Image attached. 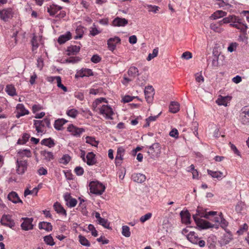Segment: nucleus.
Listing matches in <instances>:
<instances>
[{
	"instance_id": "nucleus-1",
	"label": "nucleus",
	"mask_w": 249,
	"mask_h": 249,
	"mask_svg": "<svg viewBox=\"0 0 249 249\" xmlns=\"http://www.w3.org/2000/svg\"><path fill=\"white\" fill-rule=\"evenodd\" d=\"M89 187L90 193L96 195H102L106 189L105 185L98 181H91Z\"/></svg>"
},
{
	"instance_id": "nucleus-2",
	"label": "nucleus",
	"mask_w": 249,
	"mask_h": 249,
	"mask_svg": "<svg viewBox=\"0 0 249 249\" xmlns=\"http://www.w3.org/2000/svg\"><path fill=\"white\" fill-rule=\"evenodd\" d=\"M193 217L196 225L201 229H207L209 228H215L217 229L219 228V225L213 224L209 221L197 217L196 215H193Z\"/></svg>"
},
{
	"instance_id": "nucleus-3",
	"label": "nucleus",
	"mask_w": 249,
	"mask_h": 249,
	"mask_svg": "<svg viewBox=\"0 0 249 249\" xmlns=\"http://www.w3.org/2000/svg\"><path fill=\"white\" fill-rule=\"evenodd\" d=\"M127 73L129 78L127 77L125 75L124 76L123 80L122 81V83L124 85L127 84L129 82L133 80L137 76L139 75L138 69L134 66H131L129 68Z\"/></svg>"
},
{
	"instance_id": "nucleus-4",
	"label": "nucleus",
	"mask_w": 249,
	"mask_h": 249,
	"mask_svg": "<svg viewBox=\"0 0 249 249\" xmlns=\"http://www.w3.org/2000/svg\"><path fill=\"white\" fill-rule=\"evenodd\" d=\"M240 121L244 124H249V106L243 107L240 110Z\"/></svg>"
},
{
	"instance_id": "nucleus-5",
	"label": "nucleus",
	"mask_w": 249,
	"mask_h": 249,
	"mask_svg": "<svg viewBox=\"0 0 249 249\" xmlns=\"http://www.w3.org/2000/svg\"><path fill=\"white\" fill-rule=\"evenodd\" d=\"M34 125L37 133H42L43 131L42 127L46 126L48 127H50V120L47 118L43 120H34Z\"/></svg>"
},
{
	"instance_id": "nucleus-6",
	"label": "nucleus",
	"mask_w": 249,
	"mask_h": 249,
	"mask_svg": "<svg viewBox=\"0 0 249 249\" xmlns=\"http://www.w3.org/2000/svg\"><path fill=\"white\" fill-rule=\"evenodd\" d=\"M17 173L19 175L23 174L27 170L28 164L27 161L25 160L18 159L17 160Z\"/></svg>"
},
{
	"instance_id": "nucleus-7",
	"label": "nucleus",
	"mask_w": 249,
	"mask_h": 249,
	"mask_svg": "<svg viewBox=\"0 0 249 249\" xmlns=\"http://www.w3.org/2000/svg\"><path fill=\"white\" fill-rule=\"evenodd\" d=\"M161 148L159 143H154L149 147L147 153L153 156L159 157L161 153Z\"/></svg>"
},
{
	"instance_id": "nucleus-8",
	"label": "nucleus",
	"mask_w": 249,
	"mask_h": 249,
	"mask_svg": "<svg viewBox=\"0 0 249 249\" xmlns=\"http://www.w3.org/2000/svg\"><path fill=\"white\" fill-rule=\"evenodd\" d=\"M100 113L103 115L106 119H113L112 115L113 112L111 107L107 105H103L100 108Z\"/></svg>"
},
{
	"instance_id": "nucleus-9",
	"label": "nucleus",
	"mask_w": 249,
	"mask_h": 249,
	"mask_svg": "<svg viewBox=\"0 0 249 249\" xmlns=\"http://www.w3.org/2000/svg\"><path fill=\"white\" fill-rule=\"evenodd\" d=\"M13 12L11 8H6L0 10V18L1 20L7 21L13 17Z\"/></svg>"
},
{
	"instance_id": "nucleus-10",
	"label": "nucleus",
	"mask_w": 249,
	"mask_h": 249,
	"mask_svg": "<svg viewBox=\"0 0 249 249\" xmlns=\"http://www.w3.org/2000/svg\"><path fill=\"white\" fill-rule=\"evenodd\" d=\"M0 223L2 225L8 226L11 228L14 227L15 225L11 216L9 214L3 215L0 220Z\"/></svg>"
},
{
	"instance_id": "nucleus-11",
	"label": "nucleus",
	"mask_w": 249,
	"mask_h": 249,
	"mask_svg": "<svg viewBox=\"0 0 249 249\" xmlns=\"http://www.w3.org/2000/svg\"><path fill=\"white\" fill-rule=\"evenodd\" d=\"M121 43V39L118 36L109 38L107 41V47L110 51H113L117 44Z\"/></svg>"
},
{
	"instance_id": "nucleus-12",
	"label": "nucleus",
	"mask_w": 249,
	"mask_h": 249,
	"mask_svg": "<svg viewBox=\"0 0 249 249\" xmlns=\"http://www.w3.org/2000/svg\"><path fill=\"white\" fill-rule=\"evenodd\" d=\"M217 212L210 211L209 212H204L200 207H198L196 210V213L194 215H196L197 217L198 216L200 217H204L206 219H209V216H213L216 215Z\"/></svg>"
},
{
	"instance_id": "nucleus-13",
	"label": "nucleus",
	"mask_w": 249,
	"mask_h": 249,
	"mask_svg": "<svg viewBox=\"0 0 249 249\" xmlns=\"http://www.w3.org/2000/svg\"><path fill=\"white\" fill-rule=\"evenodd\" d=\"M24 221L21 224V227L24 231H28L33 229L34 225L32 224L33 218H22Z\"/></svg>"
},
{
	"instance_id": "nucleus-14",
	"label": "nucleus",
	"mask_w": 249,
	"mask_h": 249,
	"mask_svg": "<svg viewBox=\"0 0 249 249\" xmlns=\"http://www.w3.org/2000/svg\"><path fill=\"white\" fill-rule=\"evenodd\" d=\"M67 130L71 132L72 135L76 137H80L81 133L85 131L84 128L77 127L73 124L70 125L68 127Z\"/></svg>"
},
{
	"instance_id": "nucleus-15",
	"label": "nucleus",
	"mask_w": 249,
	"mask_h": 249,
	"mask_svg": "<svg viewBox=\"0 0 249 249\" xmlns=\"http://www.w3.org/2000/svg\"><path fill=\"white\" fill-rule=\"evenodd\" d=\"M17 113L16 115L17 118H19L21 116L27 115L29 111L26 109L22 104H18L17 106Z\"/></svg>"
},
{
	"instance_id": "nucleus-16",
	"label": "nucleus",
	"mask_w": 249,
	"mask_h": 249,
	"mask_svg": "<svg viewBox=\"0 0 249 249\" xmlns=\"http://www.w3.org/2000/svg\"><path fill=\"white\" fill-rule=\"evenodd\" d=\"M144 94L147 102L148 103H150L152 101L154 95V89L153 87L152 86H147L145 87Z\"/></svg>"
},
{
	"instance_id": "nucleus-17",
	"label": "nucleus",
	"mask_w": 249,
	"mask_h": 249,
	"mask_svg": "<svg viewBox=\"0 0 249 249\" xmlns=\"http://www.w3.org/2000/svg\"><path fill=\"white\" fill-rule=\"evenodd\" d=\"M91 75H93V72L91 69L83 68L77 71L75 74V77H83L84 76H89Z\"/></svg>"
},
{
	"instance_id": "nucleus-18",
	"label": "nucleus",
	"mask_w": 249,
	"mask_h": 249,
	"mask_svg": "<svg viewBox=\"0 0 249 249\" xmlns=\"http://www.w3.org/2000/svg\"><path fill=\"white\" fill-rule=\"evenodd\" d=\"M9 200L12 201L14 203H22V201L19 197L18 194L14 191L10 192L7 196Z\"/></svg>"
},
{
	"instance_id": "nucleus-19",
	"label": "nucleus",
	"mask_w": 249,
	"mask_h": 249,
	"mask_svg": "<svg viewBox=\"0 0 249 249\" xmlns=\"http://www.w3.org/2000/svg\"><path fill=\"white\" fill-rule=\"evenodd\" d=\"M128 24V20L124 18L117 17L112 21V25L114 26H124Z\"/></svg>"
},
{
	"instance_id": "nucleus-20",
	"label": "nucleus",
	"mask_w": 249,
	"mask_h": 249,
	"mask_svg": "<svg viewBox=\"0 0 249 249\" xmlns=\"http://www.w3.org/2000/svg\"><path fill=\"white\" fill-rule=\"evenodd\" d=\"M220 53L217 51L213 50V59L212 61V66L213 69H216L219 65L218 59Z\"/></svg>"
},
{
	"instance_id": "nucleus-21",
	"label": "nucleus",
	"mask_w": 249,
	"mask_h": 249,
	"mask_svg": "<svg viewBox=\"0 0 249 249\" xmlns=\"http://www.w3.org/2000/svg\"><path fill=\"white\" fill-rule=\"evenodd\" d=\"M133 180L137 183H142L145 181L146 177L144 174L141 173H135L132 175Z\"/></svg>"
},
{
	"instance_id": "nucleus-22",
	"label": "nucleus",
	"mask_w": 249,
	"mask_h": 249,
	"mask_svg": "<svg viewBox=\"0 0 249 249\" xmlns=\"http://www.w3.org/2000/svg\"><path fill=\"white\" fill-rule=\"evenodd\" d=\"M230 26L239 30L242 33L246 32L248 28L247 25L242 22V19L236 24H230Z\"/></svg>"
},
{
	"instance_id": "nucleus-23",
	"label": "nucleus",
	"mask_w": 249,
	"mask_h": 249,
	"mask_svg": "<svg viewBox=\"0 0 249 249\" xmlns=\"http://www.w3.org/2000/svg\"><path fill=\"white\" fill-rule=\"evenodd\" d=\"M187 239L192 243L194 244H197V241L199 238L198 237L197 234L194 231H191L186 235Z\"/></svg>"
},
{
	"instance_id": "nucleus-24",
	"label": "nucleus",
	"mask_w": 249,
	"mask_h": 249,
	"mask_svg": "<svg viewBox=\"0 0 249 249\" xmlns=\"http://www.w3.org/2000/svg\"><path fill=\"white\" fill-rule=\"evenodd\" d=\"M180 215L183 223L187 224H190L191 215L188 211H181Z\"/></svg>"
},
{
	"instance_id": "nucleus-25",
	"label": "nucleus",
	"mask_w": 249,
	"mask_h": 249,
	"mask_svg": "<svg viewBox=\"0 0 249 249\" xmlns=\"http://www.w3.org/2000/svg\"><path fill=\"white\" fill-rule=\"evenodd\" d=\"M53 208L57 213L62 214L66 216L67 213L66 210L64 209L62 206L58 202H56L53 204Z\"/></svg>"
},
{
	"instance_id": "nucleus-26",
	"label": "nucleus",
	"mask_w": 249,
	"mask_h": 249,
	"mask_svg": "<svg viewBox=\"0 0 249 249\" xmlns=\"http://www.w3.org/2000/svg\"><path fill=\"white\" fill-rule=\"evenodd\" d=\"M62 7L52 4L47 8V11L51 16H54L58 11L62 9Z\"/></svg>"
},
{
	"instance_id": "nucleus-27",
	"label": "nucleus",
	"mask_w": 249,
	"mask_h": 249,
	"mask_svg": "<svg viewBox=\"0 0 249 249\" xmlns=\"http://www.w3.org/2000/svg\"><path fill=\"white\" fill-rule=\"evenodd\" d=\"M95 155L93 152H89L86 156L85 162L89 165H92L96 163Z\"/></svg>"
},
{
	"instance_id": "nucleus-28",
	"label": "nucleus",
	"mask_w": 249,
	"mask_h": 249,
	"mask_svg": "<svg viewBox=\"0 0 249 249\" xmlns=\"http://www.w3.org/2000/svg\"><path fill=\"white\" fill-rule=\"evenodd\" d=\"M38 228L39 229L45 230L47 231H52L53 227L51 223L47 222H41L39 223Z\"/></svg>"
},
{
	"instance_id": "nucleus-29",
	"label": "nucleus",
	"mask_w": 249,
	"mask_h": 249,
	"mask_svg": "<svg viewBox=\"0 0 249 249\" xmlns=\"http://www.w3.org/2000/svg\"><path fill=\"white\" fill-rule=\"evenodd\" d=\"M40 154L43 157L44 160L47 161H50L53 159V155L51 152L43 150L40 152Z\"/></svg>"
},
{
	"instance_id": "nucleus-30",
	"label": "nucleus",
	"mask_w": 249,
	"mask_h": 249,
	"mask_svg": "<svg viewBox=\"0 0 249 249\" xmlns=\"http://www.w3.org/2000/svg\"><path fill=\"white\" fill-rule=\"evenodd\" d=\"M71 34L70 32H67L66 34L60 36L58 39V42L61 44L65 43L67 41L71 38Z\"/></svg>"
},
{
	"instance_id": "nucleus-31",
	"label": "nucleus",
	"mask_w": 249,
	"mask_h": 249,
	"mask_svg": "<svg viewBox=\"0 0 249 249\" xmlns=\"http://www.w3.org/2000/svg\"><path fill=\"white\" fill-rule=\"evenodd\" d=\"M227 15V12L222 10H217L213 14L210 18L213 19H216L221 18L224 17Z\"/></svg>"
},
{
	"instance_id": "nucleus-32",
	"label": "nucleus",
	"mask_w": 249,
	"mask_h": 249,
	"mask_svg": "<svg viewBox=\"0 0 249 249\" xmlns=\"http://www.w3.org/2000/svg\"><path fill=\"white\" fill-rule=\"evenodd\" d=\"M67 122L68 121L64 119H58L55 121L54 127L56 129L58 130H61L63 125Z\"/></svg>"
},
{
	"instance_id": "nucleus-33",
	"label": "nucleus",
	"mask_w": 249,
	"mask_h": 249,
	"mask_svg": "<svg viewBox=\"0 0 249 249\" xmlns=\"http://www.w3.org/2000/svg\"><path fill=\"white\" fill-rule=\"evenodd\" d=\"M80 50V47L79 46H71L68 48L67 51L69 55H73L78 53Z\"/></svg>"
},
{
	"instance_id": "nucleus-34",
	"label": "nucleus",
	"mask_w": 249,
	"mask_h": 249,
	"mask_svg": "<svg viewBox=\"0 0 249 249\" xmlns=\"http://www.w3.org/2000/svg\"><path fill=\"white\" fill-rule=\"evenodd\" d=\"M18 159H21L24 156L29 158L31 156V152L30 150L24 149L20 150L18 152Z\"/></svg>"
},
{
	"instance_id": "nucleus-35",
	"label": "nucleus",
	"mask_w": 249,
	"mask_h": 249,
	"mask_svg": "<svg viewBox=\"0 0 249 249\" xmlns=\"http://www.w3.org/2000/svg\"><path fill=\"white\" fill-rule=\"evenodd\" d=\"M169 111L173 113H177L179 110V105L178 102H172L169 106Z\"/></svg>"
},
{
	"instance_id": "nucleus-36",
	"label": "nucleus",
	"mask_w": 249,
	"mask_h": 249,
	"mask_svg": "<svg viewBox=\"0 0 249 249\" xmlns=\"http://www.w3.org/2000/svg\"><path fill=\"white\" fill-rule=\"evenodd\" d=\"M5 91L9 95L11 96L17 95L16 89L12 85H7L5 88Z\"/></svg>"
},
{
	"instance_id": "nucleus-37",
	"label": "nucleus",
	"mask_w": 249,
	"mask_h": 249,
	"mask_svg": "<svg viewBox=\"0 0 249 249\" xmlns=\"http://www.w3.org/2000/svg\"><path fill=\"white\" fill-rule=\"evenodd\" d=\"M41 143L42 145H44L50 148L52 147L54 145V141L51 138L43 139L41 142Z\"/></svg>"
},
{
	"instance_id": "nucleus-38",
	"label": "nucleus",
	"mask_w": 249,
	"mask_h": 249,
	"mask_svg": "<svg viewBox=\"0 0 249 249\" xmlns=\"http://www.w3.org/2000/svg\"><path fill=\"white\" fill-rule=\"evenodd\" d=\"M207 173L208 175H210L213 178H220L223 175L222 172L220 171H213L211 170L208 169Z\"/></svg>"
},
{
	"instance_id": "nucleus-39",
	"label": "nucleus",
	"mask_w": 249,
	"mask_h": 249,
	"mask_svg": "<svg viewBox=\"0 0 249 249\" xmlns=\"http://www.w3.org/2000/svg\"><path fill=\"white\" fill-rule=\"evenodd\" d=\"M160 114V113L158 115H157L156 116H151L149 117L148 118H146L145 119L146 123L145 124L143 125V127H147L149 126L150 125V123L151 122L155 121L157 120V119L159 117Z\"/></svg>"
},
{
	"instance_id": "nucleus-40",
	"label": "nucleus",
	"mask_w": 249,
	"mask_h": 249,
	"mask_svg": "<svg viewBox=\"0 0 249 249\" xmlns=\"http://www.w3.org/2000/svg\"><path fill=\"white\" fill-rule=\"evenodd\" d=\"M66 114L70 117L75 118L78 114V111L75 108H72L67 110Z\"/></svg>"
},
{
	"instance_id": "nucleus-41",
	"label": "nucleus",
	"mask_w": 249,
	"mask_h": 249,
	"mask_svg": "<svg viewBox=\"0 0 249 249\" xmlns=\"http://www.w3.org/2000/svg\"><path fill=\"white\" fill-rule=\"evenodd\" d=\"M86 142L91 144L93 146L97 147L98 142L96 141L95 138L92 137L87 136L86 137Z\"/></svg>"
},
{
	"instance_id": "nucleus-42",
	"label": "nucleus",
	"mask_w": 249,
	"mask_h": 249,
	"mask_svg": "<svg viewBox=\"0 0 249 249\" xmlns=\"http://www.w3.org/2000/svg\"><path fill=\"white\" fill-rule=\"evenodd\" d=\"M79 242L80 244L86 247H89L90 244L88 239L84 236L79 235Z\"/></svg>"
},
{
	"instance_id": "nucleus-43",
	"label": "nucleus",
	"mask_w": 249,
	"mask_h": 249,
	"mask_svg": "<svg viewBox=\"0 0 249 249\" xmlns=\"http://www.w3.org/2000/svg\"><path fill=\"white\" fill-rule=\"evenodd\" d=\"M39 189V187H35L32 190H30L28 189H26L24 191V196L26 197L28 195L33 194L34 193H35V195L36 196Z\"/></svg>"
},
{
	"instance_id": "nucleus-44",
	"label": "nucleus",
	"mask_w": 249,
	"mask_h": 249,
	"mask_svg": "<svg viewBox=\"0 0 249 249\" xmlns=\"http://www.w3.org/2000/svg\"><path fill=\"white\" fill-rule=\"evenodd\" d=\"M54 78H55V79L56 80L57 87L59 88H61L64 91H67V87L64 86L61 83V77L59 76H55Z\"/></svg>"
},
{
	"instance_id": "nucleus-45",
	"label": "nucleus",
	"mask_w": 249,
	"mask_h": 249,
	"mask_svg": "<svg viewBox=\"0 0 249 249\" xmlns=\"http://www.w3.org/2000/svg\"><path fill=\"white\" fill-rule=\"evenodd\" d=\"M44 241L47 245L50 246H52L55 244L53 239L51 235L44 236Z\"/></svg>"
},
{
	"instance_id": "nucleus-46",
	"label": "nucleus",
	"mask_w": 249,
	"mask_h": 249,
	"mask_svg": "<svg viewBox=\"0 0 249 249\" xmlns=\"http://www.w3.org/2000/svg\"><path fill=\"white\" fill-rule=\"evenodd\" d=\"M222 214H223L222 213H220L219 214H218V215H217V213H216V215H215L209 216V219H210V220H211L213 222H214L215 223L219 224V222H220V219H221V216H222Z\"/></svg>"
},
{
	"instance_id": "nucleus-47",
	"label": "nucleus",
	"mask_w": 249,
	"mask_h": 249,
	"mask_svg": "<svg viewBox=\"0 0 249 249\" xmlns=\"http://www.w3.org/2000/svg\"><path fill=\"white\" fill-rule=\"evenodd\" d=\"M122 233L124 236L126 237H130L131 233L129 227L127 226H123L122 227Z\"/></svg>"
},
{
	"instance_id": "nucleus-48",
	"label": "nucleus",
	"mask_w": 249,
	"mask_h": 249,
	"mask_svg": "<svg viewBox=\"0 0 249 249\" xmlns=\"http://www.w3.org/2000/svg\"><path fill=\"white\" fill-rule=\"evenodd\" d=\"M195 79L196 82L202 83L204 81V78L202 75V71L196 73L195 74Z\"/></svg>"
},
{
	"instance_id": "nucleus-49",
	"label": "nucleus",
	"mask_w": 249,
	"mask_h": 249,
	"mask_svg": "<svg viewBox=\"0 0 249 249\" xmlns=\"http://www.w3.org/2000/svg\"><path fill=\"white\" fill-rule=\"evenodd\" d=\"M146 77L144 76H142L137 78L136 82L137 85L140 86H142L146 84Z\"/></svg>"
},
{
	"instance_id": "nucleus-50",
	"label": "nucleus",
	"mask_w": 249,
	"mask_h": 249,
	"mask_svg": "<svg viewBox=\"0 0 249 249\" xmlns=\"http://www.w3.org/2000/svg\"><path fill=\"white\" fill-rule=\"evenodd\" d=\"M98 223L99 224L103 226L104 228L110 229L111 228L109 226V223L108 222V220L107 219H106L105 218H102L101 219H100Z\"/></svg>"
},
{
	"instance_id": "nucleus-51",
	"label": "nucleus",
	"mask_w": 249,
	"mask_h": 249,
	"mask_svg": "<svg viewBox=\"0 0 249 249\" xmlns=\"http://www.w3.org/2000/svg\"><path fill=\"white\" fill-rule=\"evenodd\" d=\"M159 50L158 48H156L153 49L152 53H149L147 57V60L150 61L152 59L154 58V57H156L158 54Z\"/></svg>"
},
{
	"instance_id": "nucleus-52",
	"label": "nucleus",
	"mask_w": 249,
	"mask_h": 249,
	"mask_svg": "<svg viewBox=\"0 0 249 249\" xmlns=\"http://www.w3.org/2000/svg\"><path fill=\"white\" fill-rule=\"evenodd\" d=\"M71 160V157L68 155H64L60 160V162L64 164H67Z\"/></svg>"
},
{
	"instance_id": "nucleus-53",
	"label": "nucleus",
	"mask_w": 249,
	"mask_h": 249,
	"mask_svg": "<svg viewBox=\"0 0 249 249\" xmlns=\"http://www.w3.org/2000/svg\"><path fill=\"white\" fill-rule=\"evenodd\" d=\"M210 28L214 32L218 33H221L223 31V29L221 28L217 23H211L210 24Z\"/></svg>"
},
{
	"instance_id": "nucleus-54",
	"label": "nucleus",
	"mask_w": 249,
	"mask_h": 249,
	"mask_svg": "<svg viewBox=\"0 0 249 249\" xmlns=\"http://www.w3.org/2000/svg\"><path fill=\"white\" fill-rule=\"evenodd\" d=\"M227 98H228L227 97H221L220 98H218L217 100L216 103L219 105H223V106H227V103L226 101Z\"/></svg>"
},
{
	"instance_id": "nucleus-55",
	"label": "nucleus",
	"mask_w": 249,
	"mask_h": 249,
	"mask_svg": "<svg viewBox=\"0 0 249 249\" xmlns=\"http://www.w3.org/2000/svg\"><path fill=\"white\" fill-rule=\"evenodd\" d=\"M29 138H30V135L25 133L23 134V135L22 136V140L19 139L18 140V143L19 144H24L28 141Z\"/></svg>"
},
{
	"instance_id": "nucleus-56",
	"label": "nucleus",
	"mask_w": 249,
	"mask_h": 249,
	"mask_svg": "<svg viewBox=\"0 0 249 249\" xmlns=\"http://www.w3.org/2000/svg\"><path fill=\"white\" fill-rule=\"evenodd\" d=\"M152 217V213H147L144 215L140 217V220L141 222L144 223L149 220Z\"/></svg>"
},
{
	"instance_id": "nucleus-57",
	"label": "nucleus",
	"mask_w": 249,
	"mask_h": 249,
	"mask_svg": "<svg viewBox=\"0 0 249 249\" xmlns=\"http://www.w3.org/2000/svg\"><path fill=\"white\" fill-rule=\"evenodd\" d=\"M147 7L149 12H153L156 13L159 9V7L156 5H147Z\"/></svg>"
},
{
	"instance_id": "nucleus-58",
	"label": "nucleus",
	"mask_w": 249,
	"mask_h": 249,
	"mask_svg": "<svg viewBox=\"0 0 249 249\" xmlns=\"http://www.w3.org/2000/svg\"><path fill=\"white\" fill-rule=\"evenodd\" d=\"M81 58L79 57H71L66 59V61L68 63H75L80 61Z\"/></svg>"
},
{
	"instance_id": "nucleus-59",
	"label": "nucleus",
	"mask_w": 249,
	"mask_h": 249,
	"mask_svg": "<svg viewBox=\"0 0 249 249\" xmlns=\"http://www.w3.org/2000/svg\"><path fill=\"white\" fill-rule=\"evenodd\" d=\"M88 229L91 231V234L94 237H96L98 235L97 231L96 230L94 226L92 224H89L88 226Z\"/></svg>"
},
{
	"instance_id": "nucleus-60",
	"label": "nucleus",
	"mask_w": 249,
	"mask_h": 249,
	"mask_svg": "<svg viewBox=\"0 0 249 249\" xmlns=\"http://www.w3.org/2000/svg\"><path fill=\"white\" fill-rule=\"evenodd\" d=\"M77 201L76 199L71 198L68 202L66 203L67 205L70 207H74L77 204Z\"/></svg>"
},
{
	"instance_id": "nucleus-61",
	"label": "nucleus",
	"mask_w": 249,
	"mask_h": 249,
	"mask_svg": "<svg viewBox=\"0 0 249 249\" xmlns=\"http://www.w3.org/2000/svg\"><path fill=\"white\" fill-rule=\"evenodd\" d=\"M219 224L220 227L223 229H225L228 225V222L226 219L224 218L223 215L221 216V219H220Z\"/></svg>"
},
{
	"instance_id": "nucleus-62",
	"label": "nucleus",
	"mask_w": 249,
	"mask_h": 249,
	"mask_svg": "<svg viewBox=\"0 0 249 249\" xmlns=\"http://www.w3.org/2000/svg\"><path fill=\"white\" fill-rule=\"evenodd\" d=\"M94 27H91L90 30V34L92 36H95L98 34H99L100 32L98 30V29L95 27V25L94 24L93 25Z\"/></svg>"
},
{
	"instance_id": "nucleus-63",
	"label": "nucleus",
	"mask_w": 249,
	"mask_h": 249,
	"mask_svg": "<svg viewBox=\"0 0 249 249\" xmlns=\"http://www.w3.org/2000/svg\"><path fill=\"white\" fill-rule=\"evenodd\" d=\"M181 57L183 59L188 60L192 57V54L190 52L187 51L182 53Z\"/></svg>"
},
{
	"instance_id": "nucleus-64",
	"label": "nucleus",
	"mask_w": 249,
	"mask_h": 249,
	"mask_svg": "<svg viewBox=\"0 0 249 249\" xmlns=\"http://www.w3.org/2000/svg\"><path fill=\"white\" fill-rule=\"evenodd\" d=\"M75 174L78 176H81L84 173L83 169L80 166H77L74 169Z\"/></svg>"
}]
</instances>
